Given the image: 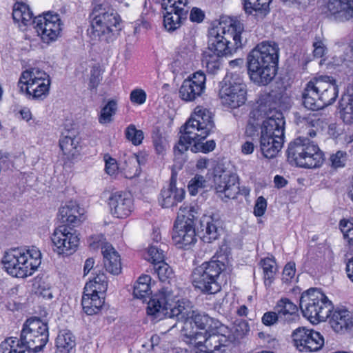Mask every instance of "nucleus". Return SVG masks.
<instances>
[{
    "instance_id": "24",
    "label": "nucleus",
    "mask_w": 353,
    "mask_h": 353,
    "mask_svg": "<svg viewBox=\"0 0 353 353\" xmlns=\"http://www.w3.org/2000/svg\"><path fill=\"white\" fill-rule=\"evenodd\" d=\"M92 19L94 20V24H95V28L97 31L101 28L99 25V23H105L116 28L120 21L117 13L107 3L97 4L94 7Z\"/></svg>"
},
{
    "instance_id": "45",
    "label": "nucleus",
    "mask_w": 353,
    "mask_h": 353,
    "mask_svg": "<svg viewBox=\"0 0 353 353\" xmlns=\"http://www.w3.org/2000/svg\"><path fill=\"white\" fill-rule=\"evenodd\" d=\"M100 28V31H97L95 28V24H94V20L92 19L91 22V28L90 34L91 37L94 39L98 40H103L105 41L109 42L110 40L112 39V27L105 23H101L99 24Z\"/></svg>"
},
{
    "instance_id": "30",
    "label": "nucleus",
    "mask_w": 353,
    "mask_h": 353,
    "mask_svg": "<svg viewBox=\"0 0 353 353\" xmlns=\"http://www.w3.org/2000/svg\"><path fill=\"white\" fill-rule=\"evenodd\" d=\"M330 323L336 332H343L352 325V315L345 309L335 310L331 316Z\"/></svg>"
},
{
    "instance_id": "11",
    "label": "nucleus",
    "mask_w": 353,
    "mask_h": 353,
    "mask_svg": "<svg viewBox=\"0 0 353 353\" xmlns=\"http://www.w3.org/2000/svg\"><path fill=\"white\" fill-rule=\"evenodd\" d=\"M247 89L243 78L238 74L227 75L219 90V97L223 105L236 108L246 101Z\"/></svg>"
},
{
    "instance_id": "22",
    "label": "nucleus",
    "mask_w": 353,
    "mask_h": 353,
    "mask_svg": "<svg viewBox=\"0 0 353 353\" xmlns=\"http://www.w3.org/2000/svg\"><path fill=\"white\" fill-rule=\"evenodd\" d=\"M111 214L119 219L128 216L133 209V200L130 193L117 192L109 198Z\"/></svg>"
},
{
    "instance_id": "14",
    "label": "nucleus",
    "mask_w": 353,
    "mask_h": 353,
    "mask_svg": "<svg viewBox=\"0 0 353 353\" xmlns=\"http://www.w3.org/2000/svg\"><path fill=\"white\" fill-rule=\"evenodd\" d=\"M294 345L301 352L318 351L324 345L321 334L305 327L295 329L291 335Z\"/></svg>"
},
{
    "instance_id": "5",
    "label": "nucleus",
    "mask_w": 353,
    "mask_h": 353,
    "mask_svg": "<svg viewBox=\"0 0 353 353\" xmlns=\"http://www.w3.org/2000/svg\"><path fill=\"white\" fill-rule=\"evenodd\" d=\"M267 118L261 127L260 150L265 158H274L281 150L284 137V121L281 114Z\"/></svg>"
},
{
    "instance_id": "49",
    "label": "nucleus",
    "mask_w": 353,
    "mask_h": 353,
    "mask_svg": "<svg viewBox=\"0 0 353 353\" xmlns=\"http://www.w3.org/2000/svg\"><path fill=\"white\" fill-rule=\"evenodd\" d=\"M125 138L134 145H139L142 143L144 134L142 130L137 129L133 124L129 125L125 131Z\"/></svg>"
},
{
    "instance_id": "20",
    "label": "nucleus",
    "mask_w": 353,
    "mask_h": 353,
    "mask_svg": "<svg viewBox=\"0 0 353 353\" xmlns=\"http://www.w3.org/2000/svg\"><path fill=\"white\" fill-rule=\"evenodd\" d=\"M323 9L335 20L344 21L353 18V0H323Z\"/></svg>"
},
{
    "instance_id": "28",
    "label": "nucleus",
    "mask_w": 353,
    "mask_h": 353,
    "mask_svg": "<svg viewBox=\"0 0 353 353\" xmlns=\"http://www.w3.org/2000/svg\"><path fill=\"white\" fill-rule=\"evenodd\" d=\"M175 299L171 302L172 305L169 312V318L176 317L177 321H185L186 326L188 325V319L190 316L192 303L188 299H176L179 294H174Z\"/></svg>"
},
{
    "instance_id": "57",
    "label": "nucleus",
    "mask_w": 353,
    "mask_h": 353,
    "mask_svg": "<svg viewBox=\"0 0 353 353\" xmlns=\"http://www.w3.org/2000/svg\"><path fill=\"white\" fill-rule=\"evenodd\" d=\"M332 167L335 168L343 167L347 161L345 152L338 151L330 157Z\"/></svg>"
},
{
    "instance_id": "36",
    "label": "nucleus",
    "mask_w": 353,
    "mask_h": 353,
    "mask_svg": "<svg viewBox=\"0 0 353 353\" xmlns=\"http://www.w3.org/2000/svg\"><path fill=\"white\" fill-rule=\"evenodd\" d=\"M228 333L208 334L207 338L204 339L203 341L204 342V347L208 351L207 353H213L214 351H219L222 347L226 346L229 342Z\"/></svg>"
},
{
    "instance_id": "31",
    "label": "nucleus",
    "mask_w": 353,
    "mask_h": 353,
    "mask_svg": "<svg viewBox=\"0 0 353 353\" xmlns=\"http://www.w3.org/2000/svg\"><path fill=\"white\" fill-rule=\"evenodd\" d=\"M80 214L79 207L71 201L59 209V219L63 223L74 227L80 222Z\"/></svg>"
},
{
    "instance_id": "48",
    "label": "nucleus",
    "mask_w": 353,
    "mask_h": 353,
    "mask_svg": "<svg viewBox=\"0 0 353 353\" xmlns=\"http://www.w3.org/2000/svg\"><path fill=\"white\" fill-rule=\"evenodd\" d=\"M196 210L193 206L184 203L179 208L175 223H186L188 221H194Z\"/></svg>"
},
{
    "instance_id": "10",
    "label": "nucleus",
    "mask_w": 353,
    "mask_h": 353,
    "mask_svg": "<svg viewBox=\"0 0 353 353\" xmlns=\"http://www.w3.org/2000/svg\"><path fill=\"white\" fill-rule=\"evenodd\" d=\"M19 86L21 92L34 99H43L47 97L50 85L49 75L38 68H31L22 72Z\"/></svg>"
},
{
    "instance_id": "47",
    "label": "nucleus",
    "mask_w": 353,
    "mask_h": 353,
    "mask_svg": "<svg viewBox=\"0 0 353 353\" xmlns=\"http://www.w3.org/2000/svg\"><path fill=\"white\" fill-rule=\"evenodd\" d=\"M152 269L158 275L159 280L162 282L169 281L173 276L172 269L164 261L154 263V265H152Z\"/></svg>"
},
{
    "instance_id": "60",
    "label": "nucleus",
    "mask_w": 353,
    "mask_h": 353,
    "mask_svg": "<svg viewBox=\"0 0 353 353\" xmlns=\"http://www.w3.org/2000/svg\"><path fill=\"white\" fill-rule=\"evenodd\" d=\"M262 322L265 325H272L276 323H280V317L277 315V312H267L262 317Z\"/></svg>"
},
{
    "instance_id": "37",
    "label": "nucleus",
    "mask_w": 353,
    "mask_h": 353,
    "mask_svg": "<svg viewBox=\"0 0 353 353\" xmlns=\"http://www.w3.org/2000/svg\"><path fill=\"white\" fill-rule=\"evenodd\" d=\"M33 14L29 6L23 3L14 4L12 10V18L17 23H21L23 26L33 23Z\"/></svg>"
},
{
    "instance_id": "13",
    "label": "nucleus",
    "mask_w": 353,
    "mask_h": 353,
    "mask_svg": "<svg viewBox=\"0 0 353 353\" xmlns=\"http://www.w3.org/2000/svg\"><path fill=\"white\" fill-rule=\"evenodd\" d=\"M34 28L41 40L46 43L55 41L61 31V21L58 14L48 12L33 19Z\"/></svg>"
},
{
    "instance_id": "53",
    "label": "nucleus",
    "mask_w": 353,
    "mask_h": 353,
    "mask_svg": "<svg viewBox=\"0 0 353 353\" xmlns=\"http://www.w3.org/2000/svg\"><path fill=\"white\" fill-rule=\"evenodd\" d=\"M201 140L202 139H197L192 141V143H194L193 147L191 148L192 152H196L201 151L202 152L207 153L214 149L216 144L213 140L208 141L205 143L201 142Z\"/></svg>"
},
{
    "instance_id": "25",
    "label": "nucleus",
    "mask_w": 353,
    "mask_h": 353,
    "mask_svg": "<svg viewBox=\"0 0 353 353\" xmlns=\"http://www.w3.org/2000/svg\"><path fill=\"white\" fill-rule=\"evenodd\" d=\"M203 241L210 243L218 239L222 229V221L218 214H205L201 219Z\"/></svg>"
},
{
    "instance_id": "3",
    "label": "nucleus",
    "mask_w": 353,
    "mask_h": 353,
    "mask_svg": "<svg viewBox=\"0 0 353 353\" xmlns=\"http://www.w3.org/2000/svg\"><path fill=\"white\" fill-rule=\"evenodd\" d=\"M215 125L212 113L203 106H196L189 120L183 126V132L174 150L176 154H181L197 139H205L213 130Z\"/></svg>"
},
{
    "instance_id": "43",
    "label": "nucleus",
    "mask_w": 353,
    "mask_h": 353,
    "mask_svg": "<svg viewBox=\"0 0 353 353\" xmlns=\"http://www.w3.org/2000/svg\"><path fill=\"white\" fill-rule=\"evenodd\" d=\"M221 57V55L208 49L203 54L202 65L206 68L209 73L214 74L219 69L220 57Z\"/></svg>"
},
{
    "instance_id": "29",
    "label": "nucleus",
    "mask_w": 353,
    "mask_h": 353,
    "mask_svg": "<svg viewBox=\"0 0 353 353\" xmlns=\"http://www.w3.org/2000/svg\"><path fill=\"white\" fill-rule=\"evenodd\" d=\"M303 105L308 110L316 111L323 109V103L321 102L317 90L314 88V84L312 79L306 85L303 92Z\"/></svg>"
},
{
    "instance_id": "39",
    "label": "nucleus",
    "mask_w": 353,
    "mask_h": 353,
    "mask_svg": "<svg viewBox=\"0 0 353 353\" xmlns=\"http://www.w3.org/2000/svg\"><path fill=\"white\" fill-rule=\"evenodd\" d=\"M103 294H95L92 297L82 299L81 305L84 312L88 315H92L98 313L104 303Z\"/></svg>"
},
{
    "instance_id": "4",
    "label": "nucleus",
    "mask_w": 353,
    "mask_h": 353,
    "mask_svg": "<svg viewBox=\"0 0 353 353\" xmlns=\"http://www.w3.org/2000/svg\"><path fill=\"white\" fill-rule=\"evenodd\" d=\"M41 254L35 247L14 248L6 252L2 263L6 271L14 277L25 278L32 275L41 262Z\"/></svg>"
},
{
    "instance_id": "16",
    "label": "nucleus",
    "mask_w": 353,
    "mask_h": 353,
    "mask_svg": "<svg viewBox=\"0 0 353 353\" xmlns=\"http://www.w3.org/2000/svg\"><path fill=\"white\" fill-rule=\"evenodd\" d=\"M51 240L59 254H70L79 244L77 235L72 232V228L65 225L57 228L51 236Z\"/></svg>"
},
{
    "instance_id": "61",
    "label": "nucleus",
    "mask_w": 353,
    "mask_h": 353,
    "mask_svg": "<svg viewBox=\"0 0 353 353\" xmlns=\"http://www.w3.org/2000/svg\"><path fill=\"white\" fill-rule=\"evenodd\" d=\"M313 47H314V56L318 58L322 57L326 51V47L323 42L319 39L316 38L315 41L313 43Z\"/></svg>"
},
{
    "instance_id": "7",
    "label": "nucleus",
    "mask_w": 353,
    "mask_h": 353,
    "mask_svg": "<svg viewBox=\"0 0 353 353\" xmlns=\"http://www.w3.org/2000/svg\"><path fill=\"white\" fill-rule=\"evenodd\" d=\"M225 269V264L223 261L213 258L193 270L192 283L202 292L214 294L221 290L219 279Z\"/></svg>"
},
{
    "instance_id": "12",
    "label": "nucleus",
    "mask_w": 353,
    "mask_h": 353,
    "mask_svg": "<svg viewBox=\"0 0 353 353\" xmlns=\"http://www.w3.org/2000/svg\"><path fill=\"white\" fill-rule=\"evenodd\" d=\"M161 6L164 10L163 24L169 32L181 27L191 8L189 0H163Z\"/></svg>"
},
{
    "instance_id": "62",
    "label": "nucleus",
    "mask_w": 353,
    "mask_h": 353,
    "mask_svg": "<svg viewBox=\"0 0 353 353\" xmlns=\"http://www.w3.org/2000/svg\"><path fill=\"white\" fill-rule=\"evenodd\" d=\"M205 18L204 12L196 7H194L191 9L190 12V19L192 22L201 23Z\"/></svg>"
},
{
    "instance_id": "33",
    "label": "nucleus",
    "mask_w": 353,
    "mask_h": 353,
    "mask_svg": "<svg viewBox=\"0 0 353 353\" xmlns=\"http://www.w3.org/2000/svg\"><path fill=\"white\" fill-rule=\"evenodd\" d=\"M108 288L106 276L99 274L95 276L92 280L87 282L85 287L82 299L92 297L95 294H104Z\"/></svg>"
},
{
    "instance_id": "15",
    "label": "nucleus",
    "mask_w": 353,
    "mask_h": 353,
    "mask_svg": "<svg viewBox=\"0 0 353 353\" xmlns=\"http://www.w3.org/2000/svg\"><path fill=\"white\" fill-rule=\"evenodd\" d=\"M174 292L168 288H162L154 294L148 303L147 313L154 319L161 320L164 317L169 318V312L172 305L171 302L175 299Z\"/></svg>"
},
{
    "instance_id": "9",
    "label": "nucleus",
    "mask_w": 353,
    "mask_h": 353,
    "mask_svg": "<svg viewBox=\"0 0 353 353\" xmlns=\"http://www.w3.org/2000/svg\"><path fill=\"white\" fill-rule=\"evenodd\" d=\"M49 332L46 323L40 319L31 318L23 324L20 339L21 345L33 353L41 351L48 341Z\"/></svg>"
},
{
    "instance_id": "17",
    "label": "nucleus",
    "mask_w": 353,
    "mask_h": 353,
    "mask_svg": "<svg viewBox=\"0 0 353 353\" xmlns=\"http://www.w3.org/2000/svg\"><path fill=\"white\" fill-rule=\"evenodd\" d=\"M205 88V75L202 72H196L183 81L179 89V97L185 101H194L201 96Z\"/></svg>"
},
{
    "instance_id": "44",
    "label": "nucleus",
    "mask_w": 353,
    "mask_h": 353,
    "mask_svg": "<svg viewBox=\"0 0 353 353\" xmlns=\"http://www.w3.org/2000/svg\"><path fill=\"white\" fill-rule=\"evenodd\" d=\"M117 110V101L115 99L109 100L101 108L99 115V122L102 125L110 123L112 121V117Z\"/></svg>"
},
{
    "instance_id": "19",
    "label": "nucleus",
    "mask_w": 353,
    "mask_h": 353,
    "mask_svg": "<svg viewBox=\"0 0 353 353\" xmlns=\"http://www.w3.org/2000/svg\"><path fill=\"white\" fill-rule=\"evenodd\" d=\"M214 183L217 193L224 195L229 199H234L239 192L238 176L235 174L223 171L220 174H214Z\"/></svg>"
},
{
    "instance_id": "51",
    "label": "nucleus",
    "mask_w": 353,
    "mask_h": 353,
    "mask_svg": "<svg viewBox=\"0 0 353 353\" xmlns=\"http://www.w3.org/2000/svg\"><path fill=\"white\" fill-rule=\"evenodd\" d=\"M184 336L190 339V343L195 346H204V339L207 338L208 333L205 331V333L190 331L187 332V329L184 328Z\"/></svg>"
},
{
    "instance_id": "55",
    "label": "nucleus",
    "mask_w": 353,
    "mask_h": 353,
    "mask_svg": "<svg viewBox=\"0 0 353 353\" xmlns=\"http://www.w3.org/2000/svg\"><path fill=\"white\" fill-rule=\"evenodd\" d=\"M208 334L228 332V327L222 324L219 320L210 317L205 330Z\"/></svg>"
},
{
    "instance_id": "6",
    "label": "nucleus",
    "mask_w": 353,
    "mask_h": 353,
    "mask_svg": "<svg viewBox=\"0 0 353 353\" xmlns=\"http://www.w3.org/2000/svg\"><path fill=\"white\" fill-rule=\"evenodd\" d=\"M287 156L290 163L305 168L319 167L323 161V152L307 137H300L291 142Z\"/></svg>"
},
{
    "instance_id": "52",
    "label": "nucleus",
    "mask_w": 353,
    "mask_h": 353,
    "mask_svg": "<svg viewBox=\"0 0 353 353\" xmlns=\"http://www.w3.org/2000/svg\"><path fill=\"white\" fill-rule=\"evenodd\" d=\"M339 226L344 238L353 245V223L343 219L340 221Z\"/></svg>"
},
{
    "instance_id": "58",
    "label": "nucleus",
    "mask_w": 353,
    "mask_h": 353,
    "mask_svg": "<svg viewBox=\"0 0 353 353\" xmlns=\"http://www.w3.org/2000/svg\"><path fill=\"white\" fill-rule=\"evenodd\" d=\"M267 208L266 199L261 196L258 197L254 208V214L256 216H261L264 214Z\"/></svg>"
},
{
    "instance_id": "50",
    "label": "nucleus",
    "mask_w": 353,
    "mask_h": 353,
    "mask_svg": "<svg viewBox=\"0 0 353 353\" xmlns=\"http://www.w3.org/2000/svg\"><path fill=\"white\" fill-rule=\"evenodd\" d=\"M165 248V245H160L159 246L152 245L148 250V260L151 261L152 265L157 263H161V261H164V250L163 248Z\"/></svg>"
},
{
    "instance_id": "59",
    "label": "nucleus",
    "mask_w": 353,
    "mask_h": 353,
    "mask_svg": "<svg viewBox=\"0 0 353 353\" xmlns=\"http://www.w3.org/2000/svg\"><path fill=\"white\" fill-rule=\"evenodd\" d=\"M130 100L137 104H143L146 100V93L141 89H135L130 93Z\"/></svg>"
},
{
    "instance_id": "56",
    "label": "nucleus",
    "mask_w": 353,
    "mask_h": 353,
    "mask_svg": "<svg viewBox=\"0 0 353 353\" xmlns=\"http://www.w3.org/2000/svg\"><path fill=\"white\" fill-rule=\"evenodd\" d=\"M205 180L201 175H196L189 183L188 190L192 195H195L198 192L199 188L205 186Z\"/></svg>"
},
{
    "instance_id": "63",
    "label": "nucleus",
    "mask_w": 353,
    "mask_h": 353,
    "mask_svg": "<svg viewBox=\"0 0 353 353\" xmlns=\"http://www.w3.org/2000/svg\"><path fill=\"white\" fill-rule=\"evenodd\" d=\"M295 263L293 262L288 263L283 271V279L288 282L292 279L295 274Z\"/></svg>"
},
{
    "instance_id": "23",
    "label": "nucleus",
    "mask_w": 353,
    "mask_h": 353,
    "mask_svg": "<svg viewBox=\"0 0 353 353\" xmlns=\"http://www.w3.org/2000/svg\"><path fill=\"white\" fill-rule=\"evenodd\" d=\"M185 194V190L177 187L176 180L172 177L168 186L161 190L159 202L162 208H171L181 203L184 199Z\"/></svg>"
},
{
    "instance_id": "40",
    "label": "nucleus",
    "mask_w": 353,
    "mask_h": 353,
    "mask_svg": "<svg viewBox=\"0 0 353 353\" xmlns=\"http://www.w3.org/2000/svg\"><path fill=\"white\" fill-rule=\"evenodd\" d=\"M259 265L263 273L264 283L265 286H270L277 272L276 261L271 258H265L261 260Z\"/></svg>"
},
{
    "instance_id": "46",
    "label": "nucleus",
    "mask_w": 353,
    "mask_h": 353,
    "mask_svg": "<svg viewBox=\"0 0 353 353\" xmlns=\"http://www.w3.org/2000/svg\"><path fill=\"white\" fill-rule=\"evenodd\" d=\"M347 98V101L343 99L341 103V118L346 123H353V92Z\"/></svg>"
},
{
    "instance_id": "54",
    "label": "nucleus",
    "mask_w": 353,
    "mask_h": 353,
    "mask_svg": "<svg viewBox=\"0 0 353 353\" xmlns=\"http://www.w3.org/2000/svg\"><path fill=\"white\" fill-rule=\"evenodd\" d=\"M192 312L191 318L194 325L201 330H206L210 316L205 313L194 314L193 311Z\"/></svg>"
},
{
    "instance_id": "34",
    "label": "nucleus",
    "mask_w": 353,
    "mask_h": 353,
    "mask_svg": "<svg viewBox=\"0 0 353 353\" xmlns=\"http://www.w3.org/2000/svg\"><path fill=\"white\" fill-rule=\"evenodd\" d=\"M75 346V336L70 330L59 331L56 339V353H70Z\"/></svg>"
},
{
    "instance_id": "21",
    "label": "nucleus",
    "mask_w": 353,
    "mask_h": 353,
    "mask_svg": "<svg viewBox=\"0 0 353 353\" xmlns=\"http://www.w3.org/2000/svg\"><path fill=\"white\" fill-rule=\"evenodd\" d=\"M172 240L179 248H186L194 243L196 241L194 221L188 220L186 223H174Z\"/></svg>"
},
{
    "instance_id": "64",
    "label": "nucleus",
    "mask_w": 353,
    "mask_h": 353,
    "mask_svg": "<svg viewBox=\"0 0 353 353\" xmlns=\"http://www.w3.org/2000/svg\"><path fill=\"white\" fill-rule=\"evenodd\" d=\"M299 121L304 123L307 128H318L321 123L320 119L314 117V115L312 117H303Z\"/></svg>"
},
{
    "instance_id": "1",
    "label": "nucleus",
    "mask_w": 353,
    "mask_h": 353,
    "mask_svg": "<svg viewBox=\"0 0 353 353\" xmlns=\"http://www.w3.org/2000/svg\"><path fill=\"white\" fill-rule=\"evenodd\" d=\"M279 47L275 43L263 41L248 55V70L250 79L260 85L270 83L276 74Z\"/></svg>"
},
{
    "instance_id": "32",
    "label": "nucleus",
    "mask_w": 353,
    "mask_h": 353,
    "mask_svg": "<svg viewBox=\"0 0 353 353\" xmlns=\"http://www.w3.org/2000/svg\"><path fill=\"white\" fill-rule=\"evenodd\" d=\"M243 8L246 14L257 19H263L270 11L272 0H243Z\"/></svg>"
},
{
    "instance_id": "42",
    "label": "nucleus",
    "mask_w": 353,
    "mask_h": 353,
    "mask_svg": "<svg viewBox=\"0 0 353 353\" xmlns=\"http://www.w3.org/2000/svg\"><path fill=\"white\" fill-rule=\"evenodd\" d=\"M0 353H33L21 345L17 338L9 337L0 344Z\"/></svg>"
},
{
    "instance_id": "35",
    "label": "nucleus",
    "mask_w": 353,
    "mask_h": 353,
    "mask_svg": "<svg viewBox=\"0 0 353 353\" xmlns=\"http://www.w3.org/2000/svg\"><path fill=\"white\" fill-rule=\"evenodd\" d=\"M145 162L144 158L139 157V156L132 154L125 157L123 161L124 166L122 169L124 171V174L126 178L132 179L139 175L141 170L140 165Z\"/></svg>"
},
{
    "instance_id": "41",
    "label": "nucleus",
    "mask_w": 353,
    "mask_h": 353,
    "mask_svg": "<svg viewBox=\"0 0 353 353\" xmlns=\"http://www.w3.org/2000/svg\"><path fill=\"white\" fill-rule=\"evenodd\" d=\"M151 278L148 275L141 276L134 286L133 294L140 299H145L151 294L150 283Z\"/></svg>"
},
{
    "instance_id": "38",
    "label": "nucleus",
    "mask_w": 353,
    "mask_h": 353,
    "mask_svg": "<svg viewBox=\"0 0 353 353\" xmlns=\"http://www.w3.org/2000/svg\"><path fill=\"white\" fill-rule=\"evenodd\" d=\"M79 143V139L72 132L62 133V137L59 140L60 148L64 154L66 155L74 156L77 152Z\"/></svg>"
},
{
    "instance_id": "8",
    "label": "nucleus",
    "mask_w": 353,
    "mask_h": 353,
    "mask_svg": "<svg viewBox=\"0 0 353 353\" xmlns=\"http://www.w3.org/2000/svg\"><path fill=\"white\" fill-rule=\"evenodd\" d=\"M303 315L311 322L325 321L332 310V304L325 294L317 289L303 292L300 299Z\"/></svg>"
},
{
    "instance_id": "18",
    "label": "nucleus",
    "mask_w": 353,
    "mask_h": 353,
    "mask_svg": "<svg viewBox=\"0 0 353 353\" xmlns=\"http://www.w3.org/2000/svg\"><path fill=\"white\" fill-rule=\"evenodd\" d=\"M314 88L320 97L323 107L332 104L338 97L339 90L336 80L330 76L321 75L312 79Z\"/></svg>"
},
{
    "instance_id": "2",
    "label": "nucleus",
    "mask_w": 353,
    "mask_h": 353,
    "mask_svg": "<svg viewBox=\"0 0 353 353\" xmlns=\"http://www.w3.org/2000/svg\"><path fill=\"white\" fill-rule=\"evenodd\" d=\"M243 23L234 19L220 22L209 32L208 49L221 56L232 54L243 45Z\"/></svg>"
},
{
    "instance_id": "27",
    "label": "nucleus",
    "mask_w": 353,
    "mask_h": 353,
    "mask_svg": "<svg viewBox=\"0 0 353 353\" xmlns=\"http://www.w3.org/2000/svg\"><path fill=\"white\" fill-rule=\"evenodd\" d=\"M104 266L108 272L112 274H119L121 272L120 256L115 249L110 244L102 248Z\"/></svg>"
},
{
    "instance_id": "26",
    "label": "nucleus",
    "mask_w": 353,
    "mask_h": 353,
    "mask_svg": "<svg viewBox=\"0 0 353 353\" xmlns=\"http://www.w3.org/2000/svg\"><path fill=\"white\" fill-rule=\"evenodd\" d=\"M280 317V323L291 325L299 320L297 306L287 298H282L277 301L274 307Z\"/></svg>"
}]
</instances>
